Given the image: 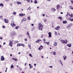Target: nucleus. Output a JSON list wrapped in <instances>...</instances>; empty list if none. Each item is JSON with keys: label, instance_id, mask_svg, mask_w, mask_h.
I'll return each mask as SVG.
<instances>
[{"label": "nucleus", "instance_id": "nucleus-1", "mask_svg": "<svg viewBox=\"0 0 73 73\" xmlns=\"http://www.w3.org/2000/svg\"><path fill=\"white\" fill-rule=\"evenodd\" d=\"M42 28H43V25H41V24L39 23L38 24V28L40 30V31H42Z\"/></svg>", "mask_w": 73, "mask_h": 73}, {"label": "nucleus", "instance_id": "nucleus-48", "mask_svg": "<svg viewBox=\"0 0 73 73\" xmlns=\"http://www.w3.org/2000/svg\"><path fill=\"white\" fill-rule=\"evenodd\" d=\"M44 42L45 44H47V42H45V39H44Z\"/></svg>", "mask_w": 73, "mask_h": 73}, {"label": "nucleus", "instance_id": "nucleus-4", "mask_svg": "<svg viewBox=\"0 0 73 73\" xmlns=\"http://www.w3.org/2000/svg\"><path fill=\"white\" fill-rule=\"evenodd\" d=\"M60 28V27L59 26H58L54 28V29H56V30H58Z\"/></svg>", "mask_w": 73, "mask_h": 73}, {"label": "nucleus", "instance_id": "nucleus-2", "mask_svg": "<svg viewBox=\"0 0 73 73\" xmlns=\"http://www.w3.org/2000/svg\"><path fill=\"white\" fill-rule=\"evenodd\" d=\"M15 22L14 21H12L11 23V25L13 28H14L15 26H16V24H14Z\"/></svg>", "mask_w": 73, "mask_h": 73}, {"label": "nucleus", "instance_id": "nucleus-6", "mask_svg": "<svg viewBox=\"0 0 73 73\" xmlns=\"http://www.w3.org/2000/svg\"><path fill=\"white\" fill-rule=\"evenodd\" d=\"M1 61H3L4 60V57H3V56H1Z\"/></svg>", "mask_w": 73, "mask_h": 73}, {"label": "nucleus", "instance_id": "nucleus-41", "mask_svg": "<svg viewBox=\"0 0 73 73\" xmlns=\"http://www.w3.org/2000/svg\"><path fill=\"white\" fill-rule=\"evenodd\" d=\"M54 34H55V35H57V32H56V31H54Z\"/></svg>", "mask_w": 73, "mask_h": 73}, {"label": "nucleus", "instance_id": "nucleus-18", "mask_svg": "<svg viewBox=\"0 0 73 73\" xmlns=\"http://www.w3.org/2000/svg\"><path fill=\"white\" fill-rule=\"evenodd\" d=\"M67 46H68V47H71V44H67Z\"/></svg>", "mask_w": 73, "mask_h": 73}, {"label": "nucleus", "instance_id": "nucleus-25", "mask_svg": "<svg viewBox=\"0 0 73 73\" xmlns=\"http://www.w3.org/2000/svg\"><path fill=\"white\" fill-rule=\"evenodd\" d=\"M72 25H73V24H70L68 25V26H69L70 27L72 26Z\"/></svg>", "mask_w": 73, "mask_h": 73}, {"label": "nucleus", "instance_id": "nucleus-57", "mask_svg": "<svg viewBox=\"0 0 73 73\" xmlns=\"http://www.w3.org/2000/svg\"><path fill=\"white\" fill-rule=\"evenodd\" d=\"M34 65H35V66H36V64H34Z\"/></svg>", "mask_w": 73, "mask_h": 73}, {"label": "nucleus", "instance_id": "nucleus-5", "mask_svg": "<svg viewBox=\"0 0 73 73\" xmlns=\"http://www.w3.org/2000/svg\"><path fill=\"white\" fill-rule=\"evenodd\" d=\"M4 21L5 23H8V21L6 19H4Z\"/></svg>", "mask_w": 73, "mask_h": 73}, {"label": "nucleus", "instance_id": "nucleus-61", "mask_svg": "<svg viewBox=\"0 0 73 73\" xmlns=\"http://www.w3.org/2000/svg\"><path fill=\"white\" fill-rule=\"evenodd\" d=\"M38 50H40V47H39L38 48Z\"/></svg>", "mask_w": 73, "mask_h": 73}, {"label": "nucleus", "instance_id": "nucleus-40", "mask_svg": "<svg viewBox=\"0 0 73 73\" xmlns=\"http://www.w3.org/2000/svg\"><path fill=\"white\" fill-rule=\"evenodd\" d=\"M67 15H68L69 16V15H70V14L69 13L67 12Z\"/></svg>", "mask_w": 73, "mask_h": 73}, {"label": "nucleus", "instance_id": "nucleus-16", "mask_svg": "<svg viewBox=\"0 0 73 73\" xmlns=\"http://www.w3.org/2000/svg\"><path fill=\"white\" fill-rule=\"evenodd\" d=\"M63 24H66V23H67V21H63Z\"/></svg>", "mask_w": 73, "mask_h": 73}, {"label": "nucleus", "instance_id": "nucleus-55", "mask_svg": "<svg viewBox=\"0 0 73 73\" xmlns=\"http://www.w3.org/2000/svg\"><path fill=\"white\" fill-rule=\"evenodd\" d=\"M5 42H4L3 43V45H5Z\"/></svg>", "mask_w": 73, "mask_h": 73}, {"label": "nucleus", "instance_id": "nucleus-15", "mask_svg": "<svg viewBox=\"0 0 73 73\" xmlns=\"http://www.w3.org/2000/svg\"><path fill=\"white\" fill-rule=\"evenodd\" d=\"M29 66H30V69L31 68H33V66H32V65L31 64H29Z\"/></svg>", "mask_w": 73, "mask_h": 73}, {"label": "nucleus", "instance_id": "nucleus-54", "mask_svg": "<svg viewBox=\"0 0 73 73\" xmlns=\"http://www.w3.org/2000/svg\"><path fill=\"white\" fill-rule=\"evenodd\" d=\"M43 36V35H41V37H42V38L43 37H42Z\"/></svg>", "mask_w": 73, "mask_h": 73}, {"label": "nucleus", "instance_id": "nucleus-30", "mask_svg": "<svg viewBox=\"0 0 73 73\" xmlns=\"http://www.w3.org/2000/svg\"><path fill=\"white\" fill-rule=\"evenodd\" d=\"M29 56H30V57H33V56H32V54H29Z\"/></svg>", "mask_w": 73, "mask_h": 73}, {"label": "nucleus", "instance_id": "nucleus-3", "mask_svg": "<svg viewBox=\"0 0 73 73\" xmlns=\"http://www.w3.org/2000/svg\"><path fill=\"white\" fill-rule=\"evenodd\" d=\"M12 45H13V43L12 42V40H10L9 45L10 46H12Z\"/></svg>", "mask_w": 73, "mask_h": 73}, {"label": "nucleus", "instance_id": "nucleus-22", "mask_svg": "<svg viewBox=\"0 0 73 73\" xmlns=\"http://www.w3.org/2000/svg\"><path fill=\"white\" fill-rule=\"evenodd\" d=\"M31 7H29L27 9V11H30V10H31Z\"/></svg>", "mask_w": 73, "mask_h": 73}, {"label": "nucleus", "instance_id": "nucleus-43", "mask_svg": "<svg viewBox=\"0 0 73 73\" xmlns=\"http://www.w3.org/2000/svg\"><path fill=\"white\" fill-rule=\"evenodd\" d=\"M47 43V45H49V42H48Z\"/></svg>", "mask_w": 73, "mask_h": 73}, {"label": "nucleus", "instance_id": "nucleus-19", "mask_svg": "<svg viewBox=\"0 0 73 73\" xmlns=\"http://www.w3.org/2000/svg\"><path fill=\"white\" fill-rule=\"evenodd\" d=\"M21 44H20V43L18 44L17 45V46H21Z\"/></svg>", "mask_w": 73, "mask_h": 73}, {"label": "nucleus", "instance_id": "nucleus-46", "mask_svg": "<svg viewBox=\"0 0 73 73\" xmlns=\"http://www.w3.org/2000/svg\"><path fill=\"white\" fill-rule=\"evenodd\" d=\"M14 60L16 61H17V59H15Z\"/></svg>", "mask_w": 73, "mask_h": 73}, {"label": "nucleus", "instance_id": "nucleus-42", "mask_svg": "<svg viewBox=\"0 0 73 73\" xmlns=\"http://www.w3.org/2000/svg\"><path fill=\"white\" fill-rule=\"evenodd\" d=\"M48 67H49V68H53V66H49Z\"/></svg>", "mask_w": 73, "mask_h": 73}, {"label": "nucleus", "instance_id": "nucleus-31", "mask_svg": "<svg viewBox=\"0 0 73 73\" xmlns=\"http://www.w3.org/2000/svg\"><path fill=\"white\" fill-rule=\"evenodd\" d=\"M28 20H31V17H28L27 18Z\"/></svg>", "mask_w": 73, "mask_h": 73}, {"label": "nucleus", "instance_id": "nucleus-51", "mask_svg": "<svg viewBox=\"0 0 73 73\" xmlns=\"http://www.w3.org/2000/svg\"><path fill=\"white\" fill-rule=\"evenodd\" d=\"M25 41H27V38H25Z\"/></svg>", "mask_w": 73, "mask_h": 73}, {"label": "nucleus", "instance_id": "nucleus-17", "mask_svg": "<svg viewBox=\"0 0 73 73\" xmlns=\"http://www.w3.org/2000/svg\"><path fill=\"white\" fill-rule=\"evenodd\" d=\"M0 6L1 7H3L4 5H3V4L2 3H1L0 4Z\"/></svg>", "mask_w": 73, "mask_h": 73}, {"label": "nucleus", "instance_id": "nucleus-59", "mask_svg": "<svg viewBox=\"0 0 73 73\" xmlns=\"http://www.w3.org/2000/svg\"><path fill=\"white\" fill-rule=\"evenodd\" d=\"M71 17H73V14H72L71 15Z\"/></svg>", "mask_w": 73, "mask_h": 73}, {"label": "nucleus", "instance_id": "nucleus-23", "mask_svg": "<svg viewBox=\"0 0 73 73\" xmlns=\"http://www.w3.org/2000/svg\"><path fill=\"white\" fill-rule=\"evenodd\" d=\"M58 62H60V64H62V62L61 60H58Z\"/></svg>", "mask_w": 73, "mask_h": 73}, {"label": "nucleus", "instance_id": "nucleus-14", "mask_svg": "<svg viewBox=\"0 0 73 73\" xmlns=\"http://www.w3.org/2000/svg\"><path fill=\"white\" fill-rule=\"evenodd\" d=\"M39 47L40 48V50H41V49H43V46H42V45H41Z\"/></svg>", "mask_w": 73, "mask_h": 73}, {"label": "nucleus", "instance_id": "nucleus-29", "mask_svg": "<svg viewBox=\"0 0 73 73\" xmlns=\"http://www.w3.org/2000/svg\"><path fill=\"white\" fill-rule=\"evenodd\" d=\"M19 28V27L17 26V27H15V29H18V28Z\"/></svg>", "mask_w": 73, "mask_h": 73}, {"label": "nucleus", "instance_id": "nucleus-7", "mask_svg": "<svg viewBox=\"0 0 73 73\" xmlns=\"http://www.w3.org/2000/svg\"><path fill=\"white\" fill-rule=\"evenodd\" d=\"M56 8L57 9H59V8H60V5H59V4H58L56 5Z\"/></svg>", "mask_w": 73, "mask_h": 73}, {"label": "nucleus", "instance_id": "nucleus-56", "mask_svg": "<svg viewBox=\"0 0 73 73\" xmlns=\"http://www.w3.org/2000/svg\"><path fill=\"white\" fill-rule=\"evenodd\" d=\"M46 21H47L46 19H44V21H45V22Z\"/></svg>", "mask_w": 73, "mask_h": 73}, {"label": "nucleus", "instance_id": "nucleus-58", "mask_svg": "<svg viewBox=\"0 0 73 73\" xmlns=\"http://www.w3.org/2000/svg\"><path fill=\"white\" fill-rule=\"evenodd\" d=\"M31 45H29V47H31Z\"/></svg>", "mask_w": 73, "mask_h": 73}, {"label": "nucleus", "instance_id": "nucleus-9", "mask_svg": "<svg viewBox=\"0 0 73 73\" xmlns=\"http://www.w3.org/2000/svg\"><path fill=\"white\" fill-rule=\"evenodd\" d=\"M51 10L53 12H55L56 11V9H54V8H52L51 9Z\"/></svg>", "mask_w": 73, "mask_h": 73}, {"label": "nucleus", "instance_id": "nucleus-37", "mask_svg": "<svg viewBox=\"0 0 73 73\" xmlns=\"http://www.w3.org/2000/svg\"><path fill=\"white\" fill-rule=\"evenodd\" d=\"M70 9H73V7L72 6H70Z\"/></svg>", "mask_w": 73, "mask_h": 73}, {"label": "nucleus", "instance_id": "nucleus-45", "mask_svg": "<svg viewBox=\"0 0 73 73\" xmlns=\"http://www.w3.org/2000/svg\"><path fill=\"white\" fill-rule=\"evenodd\" d=\"M2 27L3 28H5V26H2Z\"/></svg>", "mask_w": 73, "mask_h": 73}, {"label": "nucleus", "instance_id": "nucleus-47", "mask_svg": "<svg viewBox=\"0 0 73 73\" xmlns=\"http://www.w3.org/2000/svg\"><path fill=\"white\" fill-rule=\"evenodd\" d=\"M24 21H27V19H23Z\"/></svg>", "mask_w": 73, "mask_h": 73}, {"label": "nucleus", "instance_id": "nucleus-33", "mask_svg": "<svg viewBox=\"0 0 73 73\" xmlns=\"http://www.w3.org/2000/svg\"><path fill=\"white\" fill-rule=\"evenodd\" d=\"M16 13L15 12H14L13 13V15H16Z\"/></svg>", "mask_w": 73, "mask_h": 73}, {"label": "nucleus", "instance_id": "nucleus-13", "mask_svg": "<svg viewBox=\"0 0 73 73\" xmlns=\"http://www.w3.org/2000/svg\"><path fill=\"white\" fill-rule=\"evenodd\" d=\"M17 4L18 5H19V4H21V3L20 1H18L17 2Z\"/></svg>", "mask_w": 73, "mask_h": 73}, {"label": "nucleus", "instance_id": "nucleus-20", "mask_svg": "<svg viewBox=\"0 0 73 73\" xmlns=\"http://www.w3.org/2000/svg\"><path fill=\"white\" fill-rule=\"evenodd\" d=\"M61 42H62V43H63V44H65V42H64V40H61Z\"/></svg>", "mask_w": 73, "mask_h": 73}, {"label": "nucleus", "instance_id": "nucleus-35", "mask_svg": "<svg viewBox=\"0 0 73 73\" xmlns=\"http://www.w3.org/2000/svg\"><path fill=\"white\" fill-rule=\"evenodd\" d=\"M15 43H18V41L17 40H15Z\"/></svg>", "mask_w": 73, "mask_h": 73}, {"label": "nucleus", "instance_id": "nucleus-26", "mask_svg": "<svg viewBox=\"0 0 73 73\" xmlns=\"http://www.w3.org/2000/svg\"><path fill=\"white\" fill-rule=\"evenodd\" d=\"M53 54L54 55H56V53L55 52H53Z\"/></svg>", "mask_w": 73, "mask_h": 73}, {"label": "nucleus", "instance_id": "nucleus-62", "mask_svg": "<svg viewBox=\"0 0 73 73\" xmlns=\"http://www.w3.org/2000/svg\"><path fill=\"white\" fill-rule=\"evenodd\" d=\"M61 14H63V13L61 12L60 13Z\"/></svg>", "mask_w": 73, "mask_h": 73}, {"label": "nucleus", "instance_id": "nucleus-28", "mask_svg": "<svg viewBox=\"0 0 73 73\" xmlns=\"http://www.w3.org/2000/svg\"><path fill=\"white\" fill-rule=\"evenodd\" d=\"M40 42V40L39 39L37 40L35 42Z\"/></svg>", "mask_w": 73, "mask_h": 73}, {"label": "nucleus", "instance_id": "nucleus-50", "mask_svg": "<svg viewBox=\"0 0 73 73\" xmlns=\"http://www.w3.org/2000/svg\"><path fill=\"white\" fill-rule=\"evenodd\" d=\"M62 18L60 17V19L61 20H62Z\"/></svg>", "mask_w": 73, "mask_h": 73}, {"label": "nucleus", "instance_id": "nucleus-39", "mask_svg": "<svg viewBox=\"0 0 73 73\" xmlns=\"http://www.w3.org/2000/svg\"><path fill=\"white\" fill-rule=\"evenodd\" d=\"M27 35H28V36H29V33L28 32V31H27Z\"/></svg>", "mask_w": 73, "mask_h": 73}, {"label": "nucleus", "instance_id": "nucleus-44", "mask_svg": "<svg viewBox=\"0 0 73 73\" xmlns=\"http://www.w3.org/2000/svg\"><path fill=\"white\" fill-rule=\"evenodd\" d=\"M28 2V3H29L30 2V0H26Z\"/></svg>", "mask_w": 73, "mask_h": 73}, {"label": "nucleus", "instance_id": "nucleus-63", "mask_svg": "<svg viewBox=\"0 0 73 73\" xmlns=\"http://www.w3.org/2000/svg\"><path fill=\"white\" fill-rule=\"evenodd\" d=\"M10 5H12V3H11L10 4Z\"/></svg>", "mask_w": 73, "mask_h": 73}, {"label": "nucleus", "instance_id": "nucleus-53", "mask_svg": "<svg viewBox=\"0 0 73 73\" xmlns=\"http://www.w3.org/2000/svg\"><path fill=\"white\" fill-rule=\"evenodd\" d=\"M42 16L44 17V16H45V14H44L43 15H42Z\"/></svg>", "mask_w": 73, "mask_h": 73}, {"label": "nucleus", "instance_id": "nucleus-8", "mask_svg": "<svg viewBox=\"0 0 73 73\" xmlns=\"http://www.w3.org/2000/svg\"><path fill=\"white\" fill-rule=\"evenodd\" d=\"M48 35H49V37H52V33L50 32H49L48 33Z\"/></svg>", "mask_w": 73, "mask_h": 73}, {"label": "nucleus", "instance_id": "nucleus-38", "mask_svg": "<svg viewBox=\"0 0 73 73\" xmlns=\"http://www.w3.org/2000/svg\"><path fill=\"white\" fill-rule=\"evenodd\" d=\"M70 27L68 26V25L67 27H66V28L67 29H69V28Z\"/></svg>", "mask_w": 73, "mask_h": 73}, {"label": "nucleus", "instance_id": "nucleus-11", "mask_svg": "<svg viewBox=\"0 0 73 73\" xmlns=\"http://www.w3.org/2000/svg\"><path fill=\"white\" fill-rule=\"evenodd\" d=\"M54 45L55 46H57V43L56 42H54Z\"/></svg>", "mask_w": 73, "mask_h": 73}, {"label": "nucleus", "instance_id": "nucleus-60", "mask_svg": "<svg viewBox=\"0 0 73 73\" xmlns=\"http://www.w3.org/2000/svg\"><path fill=\"white\" fill-rule=\"evenodd\" d=\"M10 56H12V54H10Z\"/></svg>", "mask_w": 73, "mask_h": 73}, {"label": "nucleus", "instance_id": "nucleus-27", "mask_svg": "<svg viewBox=\"0 0 73 73\" xmlns=\"http://www.w3.org/2000/svg\"><path fill=\"white\" fill-rule=\"evenodd\" d=\"M0 19H1V20H3V16L1 15L0 17Z\"/></svg>", "mask_w": 73, "mask_h": 73}, {"label": "nucleus", "instance_id": "nucleus-21", "mask_svg": "<svg viewBox=\"0 0 73 73\" xmlns=\"http://www.w3.org/2000/svg\"><path fill=\"white\" fill-rule=\"evenodd\" d=\"M64 42L65 43L67 44V42H68V41L66 40H65L64 41Z\"/></svg>", "mask_w": 73, "mask_h": 73}, {"label": "nucleus", "instance_id": "nucleus-34", "mask_svg": "<svg viewBox=\"0 0 73 73\" xmlns=\"http://www.w3.org/2000/svg\"><path fill=\"white\" fill-rule=\"evenodd\" d=\"M13 68V64H12L11 66V69H12Z\"/></svg>", "mask_w": 73, "mask_h": 73}, {"label": "nucleus", "instance_id": "nucleus-12", "mask_svg": "<svg viewBox=\"0 0 73 73\" xmlns=\"http://www.w3.org/2000/svg\"><path fill=\"white\" fill-rule=\"evenodd\" d=\"M63 57L64 60H66V56L65 55H64L63 56Z\"/></svg>", "mask_w": 73, "mask_h": 73}, {"label": "nucleus", "instance_id": "nucleus-32", "mask_svg": "<svg viewBox=\"0 0 73 73\" xmlns=\"http://www.w3.org/2000/svg\"><path fill=\"white\" fill-rule=\"evenodd\" d=\"M69 20L71 21H73V19H70Z\"/></svg>", "mask_w": 73, "mask_h": 73}, {"label": "nucleus", "instance_id": "nucleus-24", "mask_svg": "<svg viewBox=\"0 0 73 73\" xmlns=\"http://www.w3.org/2000/svg\"><path fill=\"white\" fill-rule=\"evenodd\" d=\"M34 3H35V4H37V0H35Z\"/></svg>", "mask_w": 73, "mask_h": 73}, {"label": "nucleus", "instance_id": "nucleus-10", "mask_svg": "<svg viewBox=\"0 0 73 73\" xmlns=\"http://www.w3.org/2000/svg\"><path fill=\"white\" fill-rule=\"evenodd\" d=\"M25 14H19V16H25Z\"/></svg>", "mask_w": 73, "mask_h": 73}, {"label": "nucleus", "instance_id": "nucleus-52", "mask_svg": "<svg viewBox=\"0 0 73 73\" xmlns=\"http://www.w3.org/2000/svg\"><path fill=\"white\" fill-rule=\"evenodd\" d=\"M12 60H15V59L14 58H11Z\"/></svg>", "mask_w": 73, "mask_h": 73}, {"label": "nucleus", "instance_id": "nucleus-36", "mask_svg": "<svg viewBox=\"0 0 73 73\" xmlns=\"http://www.w3.org/2000/svg\"><path fill=\"white\" fill-rule=\"evenodd\" d=\"M21 46H22L23 47H24V45L23 44H21Z\"/></svg>", "mask_w": 73, "mask_h": 73}, {"label": "nucleus", "instance_id": "nucleus-49", "mask_svg": "<svg viewBox=\"0 0 73 73\" xmlns=\"http://www.w3.org/2000/svg\"><path fill=\"white\" fill-rule=\"evenodd\" d=\"M6 1H9V0H5Z\"/></svg>", "mask_w": 73, "mask_h": 73}, {"label": "nucleus", "instance_id": "nucleus-64", "mask_svg": "<svg viewBox=\"0 0 73 73\" xmlns=\"http://www.w3.org/2000/svg\"><path fill=\"white\" fill-rule=\"evenodd\" d=\"M22 73H25V72H22Z\"/></svg>", "mask_w": 73, "mask_h": 73}]
</instances>
